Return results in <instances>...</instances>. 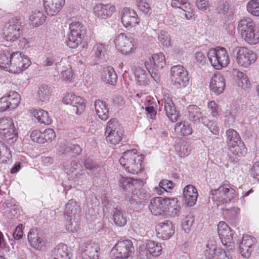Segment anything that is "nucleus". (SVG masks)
<instances>
[{"instance_id":"16","label":"nucleus","mask_w":259,"mask_h":259,"mask_svg":"<svg viewBox=\"0 0 259 259\" xmlns=\"http://www.w3.org/2000/svg\"><path fill=\"white\" fill-rule=\"evenodd\" d=\"M65 212L68 217L70 218V221L67 224V229L71 232H74L77 230V224L76 222L73 224L72 222L73 215L74 220L76 217H79V213L80 212V208L78 205L75 201L71 199L66 204ZM74 222V220L73 221Z\"/></svg>"},{"instance_id":"2","label":"nucleus","mask_w":259,"mask_h":259,"mask_svg":"<svg viewBox=\"0 0 259 259\" xmlns=\"http://www.w3.org/2000/svg\"><path fill=\"white\" fill-rule=\"evenodd\" d=\"M238 30L241 37L247 43L255 45L258 42V32L255 29V23L250 18H244L239 21Z\"/></svg>"},{"instance_id":"15","label":"nucleus","mask_w":259,"mask_h":259,"mask_svg":"<svg viewBox=\"0 0 259 259\" xmlns=\"http://www.w3.org/2000/svg\"><path fill=\"white\" fill-rule=\"evenodd\" d=\"M12 67L10 72L19 73L27 69L30 65V59L21 53L17 52L12 54Z\"/></svg>"},{"instance_id":"45","label":"nucleus","mask_w":259,"mask_h":259,"mask_svg":"<svg viewBox=\"0 0 259 259\" xmlns=\"http://www.w3.org/2000/svg\"><path fill=\"white\" fill-rule=\"evenodd\" d=\"M227 142L228 145L237 144L241 141L238 133L233 129L230 128L226 131Z\"/></svg>"},{"instance_id":"30","label":"nucleus","mask_w":259,"mask_h":259,"mask_svg":"<svg viewBox=\"0 0 259 259\" xmlns=\"http://www.w3.org/2000/svg\"><path fill=\"white\" fill-rule=\"evenodd\" d=\"M183 195L186 204L189 206H193L197 199L198 194L197 189L192 185H188L184 189Z\"/></svg>"},{"instance_id":"47","label":"nucleus","mask_w":259,"mask_h":259,"mask_svg":"<svg viewBox=\"0 0 259 259\" xmlns=\"http://www.w3.org/2000/svg\"><path fill=\"white\" fill-rule=\"evenodd\" d=\"M12 157L11 152L4 143L0 141V162L6 163L9 161Z\"/></svg>"},{"instance_id":"18","label":"nucleus","mask_w":259,"mask_h":259,"mask_svg":"<svg viewBox=\"0 0 259 259\" xmlns=\"http://www.w3.org/2000/svg\"><path fill=\"white\" fill-rule=\"evenodd\" d=\"M82 259H98L99 246L96 243L89 241L80 247Z\"/></svg>"},{"instance_id":"62","label":"nucleus","mask_w":259,"mask_h":259,"mask_svg":"<svg viewBox=\"0 0 259 259\" xmlns=\"http://www.w3.org/2000/svg\"><path fill=\"white\" fill-rule=\"evenodd\" d=\"M218 234L221 239L225 240L226 243H230L233 240V233L230 227L228 228V230L226 229Z\"/></svg>"},{"instance_id":"50","label":"nucleus","mask_w":259,"mask_h":259,"mask_svg":"<svg viewBox=\"0 0 259 259\" xmlns=\"http://www.w3.org/2000/svg\"><path fill=\"white\" fill-rule=\"evenodd\" d=\"M247 11L255 16H259V2L256 0H250L246 6Z\"/></svg>"},{"instance_id":"21","label":"nucleus","mask_w":259,"mask_h":259,"mask_svg":"<svg viewBox=\"0 0 259 259\" xmlns=\"http://www.w3.org/2000/svg\"><path fill=\"white\" fill-rule=\"evenodd\" d=\"M121 22L125 27H134L139 22L136 12L128 8H124L121 11Z\"/></svg>"},{"instance_id":"12","label":"nucleus","mask_w":259,"mask_h":259,"mask_svg":"<svg viewBox=\"0 0 259 259\" xmlns=\"http://www.w3.org/2000/svg\"><path fill=\"white\" fill-rule=\"evenodd\" d=\"M176 201V198L155 197L151 200L149 208L153 214L160 215L163 212H166V210L168 208V206L170 205L171 202L172 203Z\"/></svg>"},{"instance_id":"53","label":"nucleus","mask_w":259,"mask_h":259,"mask_svg":"<svg viewBox=\"0 0 259 259\" xmlns=\"http://www.w3.org/2000/svg\"><path fill=\"white\" fill-rule=\"evenodd\" d=\"M151 253L144 243L140 245L137 256L139 259H152Z\"/></svg>"},{"instance_id":"22","label":"nucleus","mask_w":259,"mask_h":259,"mask_svg":"<svg viewBox=\"0 0 259 259\" xmlns=\"http://www.w3.org/2000/svg\"><path fill=\"white\" fill-rule=\"evenodd\" d=\"M255 239L250 235H244L239 244V251L242 256L248 258L253 250Z\"/></svg>"},{"instance_id":"34","label":"nucleus","mask_w":259,"mask_h":259,"mask_svg":"<svg viewBox=\"0 0 259 259\" xmlns=\"http://www.w3.org/2000/svg\"><path fill=\"white\" fill-rule=\"evenodd\" d=\"M53 259H70L66 245L60 244L53 250Z\"/></svg>"},{"instance_id":"8","label":"nucleus","mask_w":259,"mask_h":259,"mask_svg":"<svg viewBox=\"0 0 259 259\" xmlns=\"http://www.w3.org/2000/svg\"><path fill=\"white\" fill-rule=\"evenodd\" d=\"M22 32L20 20L14 18L5 24L3 28V34L8 41L14 42L19 38Z\"/></svg>"},{"instance_id":"40","label":"nucleus","mask_w":259,"mask_h":259,"mask_svg":"<svg viewBox=\"0 0 259 259\" xmlns=\"http://www.w3.org/2000/svg\"><path fill=\"white\" fill-rule=\"evenodd\" d=\"M229 147L230 152L238 157L243 156L247 151L244 144L241 141H239L237 144L230 145Z\"/></svg>"},{"instance_id":"13","label":"nucleus","mask_w":259,"mask_h":259,"mask_svg":"<svg viewBox=\"0 0 259 259\" xmlns=\"http://www.w3.org/2000/svg\"><path fill=\"white\" fill-rule=\"evenodd\" d=\"M257 58L256 55L251 50L245 47H239L236 56L237 63L240 66L249 67Z\"/></svg>"},{"instance_id":"49","label":"nucleus","mask_w":259,"mask_h":259,"mask_svg":"<svg viewBox=\"0 0 259 259\" xmlns=\"http://www.w3.org/2000/svg\"><path fill=\"white\" fill-rule=\"evenodd\" d=\"M230 10V6L227 0H220L216 10L218 13L223 16L227 15Z\"/></svg>"},{"instance_id":"39","label":"nucleus","mask_w":259,"mask_h":259,"mask_svg":"<svg viewBox=\"0 0 259 259\" xmlns=\"http://www.w3.org/2000/svg\"><path fill=\"white\" fill-rule=\"evenodd\" d=\"M175 131L183 136H188L192 134V128L190 124L185 121L177 123Z\"/></svg>"},{"instance_id":"38","label":"nucleus","mask_w":259,"mask_h":259,"mask_svg":"<svg viewBox=\"0 0 259 259\" xmlns=\"http://www.w3.org/2000/svg\"><path fill=\"white\" fill-rule=\"evenodd\" d=\"M32 114L39 123L45 124H49L51 123L52 119L49 116L48 112L42 109H35Z\"/></svg>"},{"instance_id":"57","label":"nucleus","mask_w":259,"mask_h":259,"mask_svg":"<svg viewBox=\"0 0 259 259\" xmlns=\"http://www.w3.org/2000/svg\"><path fill=\"white\" fill-rule=\"evenodd\" d=\"M224 124L226 127H230L233 125L235 121L236 115L231 111H227L224 113Z\"/></svg>"},{"instance_id":"32","label":"nucleus","mask_w":259,"mask_h":259,"mask_svg":"<svg viewBox=\"0 0 259 259\" xmlns=\"http://www.w3.org/2000/svg\"><path fill=\"white\" fill-rule=\"evenodd\" d=\"M102 78L105 83L114 85L117 81V76L114 69L110 66H108L104 68Z\"/></svg>"},{"instance_id":"54","label":"nucleus","mask_w":259,"mask_h":259,"mask_svg":"<svg viewBox=\"0 0 259 259\" xmlns=\"http://www.w3.org/2000/svg\"><path fill=\"white\" fill-rule=\"evenodd\" d=\"M106 51V48L103 44H96L92 50L93 53L95 55L96 58L98 60L102 58Z\"/></svg>"},{"instance_id":"26","label":"nucleus","mask_w":259,"mask_h":259,"mask_svg":"<svg viewBox=\"0 0 259 259\" xmlns=\"http://www.w3.org/2000/svg\"><path fill=\"white\" fill-rule=\"evenodd\" d=\"M162 102L164 104V108L166 116L171 121L176 122L178 118L179 114L176 110L173 102L168 94L164 95Z\"/></svg>"},{"instance_id":"20","label":"nucleus","mask_w":259,"mask_h":259,"mask_svg":"<svg viewBox=\"0 0 259 259\" xmlns=\"http://www.w3.org/2000/svg\"><path fill=\"white\" fill-rule=\"evenodd\" d=\"M64 169L68 175H70L74 179H80L83 175L85 170L82 168L81 164L76 161H67L63 164Z\"/></svg>"},{"instance_id":"44","label":"nucleus","mask_w":259,"mask_h":259,"mask_svg":"<svg viewBox=\"0 0 259 259\" xmlns=\"http://www.w3.org/2000/svg\"><path fill=\"white\" fill-rule=\"evenodd\" d=\"M188 112V118L193 122L198 120L200 121V116L201 114L200 109L196 105H191L187 107Z\"/></svg>"},{"instance_id":"42","label":"nucleus","mask_w":259,"mask_h":259,"mask_svg":"<svg viewBox=\"0 0 259 259\" xmlns=\"http://www.w3.org/2000/svg\"><path fill=\"white\" fill-rule=\"evenodd\" d=\"M12 54L9 52H4L0 55V67L9 69L10 71L12 67Z\"/></svg>"},{"instance_id":"46","label":"nucleus","mask_w":259,"mask_h":259,"mask_svg":"<svg viewBox=\"0 0 259 259\" xmlns=\"http://www.w3.org/2000/svg\"><path fill=\"white\" fill-rule=\"evenodd\" d=\"M51 95L50 88L46 84L42 85L37 91L38 99L41 102L49 100Z\"/></svg>"},{"instance_id":"41","label":"nucleus","mask_w":259,"mask_h":259,"mask_svg":"<svg viewBox=\"0 0 259 259\" xmlns=\"http://www.w3.org/2000/svg\"><path fill=\"white\" fill-rule=\"evenodd\" d=\"M0 135L4 140L8 142L13 143L16 141L17 133L14 126L0 132Z\"/></svg>"},{"instance_id":"5","label":"nucleus","mask_w":259,"mask_h":259,"mask_svg":"<svg viewBox=\"0 0 259 259\" xmlns=\"http://www.w3.org/2000/svg\"><path fill=\"white\" fill-rule=\"evenodd\" d=\"M166 64L165 57L162 53L153 54L149 61H146L145 65L151 77L156 81L158 79V72Z\"/></svg>"},{"instance_id":"43","label":"nucleus","mask_w":259,"mask_h":259,"mask_svg":"<svg viewBox=\"0 0 259 259\" xmlns=\"http://www.w3.org/2000/svg\"><path fill=\"white\" fill-rule=\"evenodd\" d=\"M136 80L141 85H146L149 82L146 70L140 67H137L135 71Z\"/></svg>"},{"instance_id":"29","label":"nucleus","mask_w":259,"mask_h":259,"mask_svg":"<svg viewBox=\"0 0 259 259\" xmlns=\"http://www.w3.org/2000/svg\"><path fill=\"white\" fill-rule=\"evenodd\" d=\"M221 252H225L218 248L216 241L213 239H210L204 250L205 259H219Z\"/></svg>"},{"instance_id":"23","label":"nucleus","mask_w":259,"mask_h":259,"mask_svg":"<svg viewBox=\"0 0 259 259\" xmlns=\"http://www.w3.org/2000/svg\"><path fill=\"white\" fill-rule=\"evenodd\" d=\"M27 237L31 246L38 249L44 246L47 241L44 235L38 232L36 229L30 230Z\"/></svg>"},{"instance_id":"58","label":"nucleus","mask_w":259,"mask_h":259,"mask_svg":"<svg viewBox=\"0 0 259 259\" xmlns=\"http://www.w3.org/2000/svg\"><path fill=\"white\" fill-rule=\"evenodd\" d=\"M84 165L86 169L93 172L100 171L101 169V167L96 162L90 158H87L84 160Z\"/></svg>"},{"instance_id":"4","label":"nucleus","mask_w":259,"mask_h":259,"mask_svg":"<svg viewBox=\"0 0 259 259\" xmlns=\"http://www.w3.org/2000/svg\"><path fill=\"white\" fill-rule=\"evenodd\" d=\"M207 57L211 65L216 69L226 67L230 62L227 51L223 47L211 48L207 53Z\"/></svg>"},{"instance_id":"1","label":"nucleus","mask_w":259,"mask_h":259,"mask_svg":"<svg viewBox=\"0 0 259 259\" xmlns=\"http://www.w3.org/2000/svg\"><path fill=\"white\" fill-rule=\"evenodd\" d=\"M143 157L137 154L135 149L127 150L123 153L119 162L125 170L132 174H138L142 171Z\"/></svg>"},{"instance_id":"24","label":"nucleus","mask_w":259,"mask_h":259,"mask_svg":"<svg viewBox=\"0 0 259 259\" xmlns=\"http://www.w3.org/2000/svg\"><path fill=\"white\" fill-rule=\"evenodd\" d=\"M115 12V7L111 4H98L94 8L95 16L100 19H106L110 17Z\"/></svg>"},{"instance_id":"64","label":"nucleus","mask_w":259,"mask_h":259,"mask_svg":"<svg viewBox=\"0 0 259 259\" xmlns=\"http://www.w3.org/2000/svg\"><path fill=\"white\" fill-rule=\"evenodd\" d=\"M197 7L202 11L209 10L210 4L208 0H196L195 2Z\"/></svg>"},{"instance_id":"63","label":"nucleus","mask_w":259,"mask_h":259,"mask_svg":"<svg viewBox=\"0 0 259 259\" xmlns=\"http://www.w3.org/2000/svg\"><path fill=\"white\" fill-rule=\"evenodd\" d=\"M155 105V103L153 102L151 99L150 102H145V110L152 119L154 118L156 114L154 110Z\"/></svg>"},{"instance_id":"60","label":"nucleus","mask_w":259,"mask_h":259,"mask_svg":"<svg viewBox=\"0 0 259 259\" xmlns=\"http://www.w3.org/2000/svg\"><path fill=\"white\" fill-rule=\"evenodd\" d=\"M158 39L159 42L163 46L168 47L170 45V36L165 31L161 30L159 34Z\"/></svg>"},{"instance_id":"33","label":"nucleus","mask_w":259,"mask_h":259,"mask_svg":"<svg viewBox=\"0 0 259 259\" xmlns=\"http://www.w3.org/2000/svg\"><path fill=\"white\" fill-rule=\"evenodd\" d=\"M95 108L98 117L103 120L108 118L109 109L105 102L96 100L95 102Z\"/></svg>"},{"instance_id":"35","label":"nucleus","mask_w":259,"mask_h":259,"mask_svg":"<svg viewBox=\"0 0 259 259\" xmlns=\"http://www.w3.org/2000/svg\"><path fill=\"white\" fill-rule=\"evenodd\" d=\"M119 184L126 193L131 192L134 188L138 185L137 180H134L132 178L122 177L119 180Z\"/></svg>"},{"instance_id":"10","label":"nucleus","mask_w":259,"mask_h":259,"mask_svg":"<svg viewBox=\"0 0 259 259\" xmlns=\"http://www.w3.org/2000/svg\"><path fill=\"white\" fill-rule=\"evenodd\" d=\"M114 42L116 48L123 55H128L136 49L134 38L130 35L124 33L117 35Z\"/></svg>"},{"instance_id":"37","label":"nucleus","mask_w":259,"mask_h":259,"mask_svg":"<svg viewBox=\"0 0 259 259\" xmlns=\"http://www.w3.org/2000/svg\"><path fill=\"white\" fill-rule=\"evenodd\" d=\"M146 245L149 250L151 256L156 257L159 256L162 253V248L160 244L152 240H148L145 243Z\"/></svg>"},{"instance_id":"6","label":"nucleus","mask_w":259,"mask_h":259,"mask_svg":"<svg viewBox=\"0 0 259 259\" xmlns=\"http://www.w3.org/2000/svg\"><path fill=\"white\" fill-rule=\"evenodd\" d=\"M210 194L211 198L217 204H224L230 202L234 198L235 195V190L228 184H225L217 189L211 190Z\"/></svg>"},{"instance_id":"52","label":"nucleus","mask_w":259,"mask_h":259,"mask_svg":"<svg viewBox=\"0 0 259 259\" xmlns=\"http://www.w3.org/2000/svg\"><path fill=\"white\" fill-rule=\"evenodd\" d=\"M202 121L209 128L210 131L214 135H219L220 132V128L218 125V123L212 121H209L206 117H201Z\"/></svg>"},{"instance_id":"48","label":"nucleus","mask_w":259,"mask_h":259,"mask_svg":"<svg viewBox=\"0 0 259 259\" xmlns=\"http://www.w3.org/2000/svg\"><path fill=\"white\" fill-rule=\"evenodd\" d=\"M137 6L140 11L146 15L151 14V8L149 0H136Z\"/></svg>"},{"instance_id":"28","label":"nucleus","mask_w":259,"mask_h":259,"mask_svg":"<svg viewBox=\"0 0 259 259\" xmlns=\"http://www.w3.org/2000/svg\"><path fill=\"white\" fill-rule=\"evenodd\" d=\"M209 87L216 95L222 94L225 87V80L223 76L220 73L214 74L211 78Z\"/></svg>"},{"instance_id":"61","label":"nucleus","mask_w":259,"mask_h":259,"mask_svg":"<svg viewBox=\"0 0 259 259\" xmlns=\"http://www.w3.org/2000/svg\"><path fill=\"white\" fill-rule=\"evenodd\" d=\"M14 126V123L11 118H2L0 119V132Z\"/></svg>"},{"instance_id":"3","label":"nucleus","mask_w":259,"mask_h":259,"mask_svg":"<svg viewBox=\"0 0 259 259\" xmlns=\"http://www.w3.org/2000/svg\"><path fill=\"white\" fill-rule=\"evenodd\" d=\"M70 34L66 41L67 45L70 48H77L81 44L86 34L84 26L79 21L72 22L69 26Z\"/></svg>"},{"instance_id":"27","label":"nucleus","mask_w":259,"mask_h":259,"mask_svg":"<svg viewBox=\"0 0 259 259\" xmlns=\"http://www.w3.org/2000/svg\"><path fill=\"white\" fill-rule=\"evenodd\" d=\"M65 4V0H44L45 11L48 15H56Z\"/></svg>"},{"instance_id":"59","label":"nucleus","mask_w":259,"mask_h":259,"mask_svg":"<svg viewBox=\"0 0 259 259\" xmlns=\"http://www.w3.org/2000/svg\"><path fill=\"white\" fill-rule=\"evenodd\" d=\"M63 153L71 152L76 155H79L82 152V149L78 144H73L71 146H66L63 151H61Z\"/></svg>"},{"instance_id":"14","label":"nucleus","mask_w":259,"mask_h":259,"mask_svg":"<svg viewBox=\"0 0 259 259\" xmlns=\"http://www.w3.org/2000/svg\"><path fill=\"white\" fill-rule=\"evenodd\" d=\"M63 102L66 105H70V110L76 114H81L85 108L84 99L72 94H67L64 97Z\"/></svg>"},{"instance_id":"9","label":"nucleus","mask_w":259,"mask_h":259,"mask_svg":"<svg viewBox=\"0 0 259 259\" xmlns=\"http://www.w3.org/2000/svg\"><path fill=\"white\" fill-rule=\"evenodd\" d=\"M111 253L116 259H127L132 257L134 253V247L132 241L125 240L118 241L112 249Z\"/></svg>"},{"instance_id":"17","label":"nucleus","mask_w":259,"mask_h":259,"mask_svg":"<svg viewBox=\"0 0 259 259\" xmlns=\"http://www.w3.org/2000/svg\"><path fill=\"white\" fill-rule=\"evenodd\" d=\"M20 103V95L15 92H12L0 99V112L14 109Z\"/></svg>"},{"instance_id":"51","label":"nucleus","mask_w":259,"mask_h":259,"mask_svg":"<svg viewBox=\"0 0 259 259\" xmlns=\"http://www.w3.org/2000/svg\"><path fill=\"white\" fill-rule=\"evenodd\" d=\"M194 222V217L192 214L187 215L182 222V229L186 232L189 233Z\"/></svg>"},{"instance_id":"36","label":"nucleus","mask_w":259,"mask_h":259,"mask_svg":"<svg viewBox=\"0 0 259 259\" xmlns=\"http://www.w3.org/2000/svg\"><path fill=\"white\" fill-rule=\"evenodd\" d=\"M113 219L114 223L118 226H123L127 223L126 213L118 208L113 210Z\"/></svg>"},{"instance_id":"55","label":"nucleus","mask_w":259,"mask_h":259,"mask_svg":"<svg viewBox=\"0 0 259 259\" xmlns=\"http://www.w3.org/2000/svg\"><path fill=\"white\" fill-rule=\"evenodd\" d=\"M46 19V16L39 11L34 13L30 17V20L33 24L37 26L42 25Z\"/></svg>"},{"instance_id":"7","label":"nucleus","mask_w":259,"mask_h":259,"mask_svg":"<svg viewBox=\"0 0 259 259\" xmlns=\"http://www.w3.org/2000/svg\"><path fill=\"white\" fill-rule=\"evenodd\" d=\"M123 130L116 119L113 118L108 122L105 134L107 142L116 145L122 139Z\"/></svg>"},{"instance_id":"11","label":"nucleus","mask_w":259,"mask_h":259,"mask_svg":"<svg viewBox=\"0 0 259 259\" xmlns=\"http://www.w3.org/2000/svg\"><path fill=\"white\" fill-rule=\"evenodd\" d=\"M170 73L172 84L177 89L185 87L188 84L189 78L188 72L182 66H172Z\"/></svg>"},{"instance_id":"56","label":"nucleus","mask_w":259,"mask_h":259,"mask_svg":"<svg viewBox=\"0 0 259 259\" xmlns=\"http://www.w3.org/2000/svg\"><path fill=\"white\" fill-rule=\"evenodd\" d=\"M55 137V133L52 128L46 129L41 134V144L52 141Z\"/></svg>"},{"instance_id":"31","label":"nucleus","mask_w":259,"mask_h":259,"mask_svg":"<svg viewBox=\"0 0 259 259\" xmlns=\"http://www.w3.org/2000/svg\"><path fill=\"white\" fill-rule=\"evenodd\" d=\"M171 5L172 7L182 9L187 19L192 18L193 11L187 0H171Z\"/></svg>"},{"instance_id":"19","label":"nucleus","mask_w":259,"mask_h":259,"mask_svg":"<svg viewBox=\"0 0 259 259\" xmlns=\"http://www.w3.org/2000/svg\"><path fill=\"white\" fill-rule=\"evenodd\" d=\"M157 236L163 240L169 239L175 233L174 224L169 221L159 223L156 227Z\"/></svg>"},{"instance_id":"25","label":"nucleus","mask_w":259,"mask_h":259,"mask_svg":"<svg viewBox=\"0 0 259 259\" xmlns=\"http://www.w3.org/2000/svg\"><path fill=\"white\" fill-rule=\"evenodd\" d=\"M125 195L126 200L134 205L141 204L147 198L145 191L144 189H137V186L131 192L125 193Z\"/></svg>"}]
</instances>
